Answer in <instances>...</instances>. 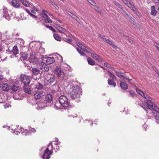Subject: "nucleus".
Returning a JSON list of instances; mask_svg holds the SVG:
<instances>
[{
  "instance_id": "1",
  "label": "nucleus",
  "mask_w": 159,
  "mask_h": 159,
  "mask_svg": "<svg viewBox=\"0 0 159 159\" xmlns=\"http://www.w3.org/2000/svg\"><path fill=\"white\" fill-rule=\"evenodd\" d=\"M80 95H82L81 91L80 88L78 86L74 87L72 91L69 93L70 97L73 99L79 98Z\"/></svg>"
},
{
  "instance_id": "2",
  "label": "nucleus",
  "mask_w": 159,
  "mask_h": 159,
  "mask_svg": "<svg viewBox=\"0 0 159 159\" xmlns=\"http://www.w3.org/2000/svg\"><path fill=\"white\" fill-rule=\"evenodd\" d=\"M141 95L146 99L144 101V102L148 105V108L150 110L154 109L156 107V106H154L153 103L152 102V98L143 92L141 94Z\"/></svg>"
},
{
  "instance_id": "3",
  "label": "nucleus",
  "mask_w": 159,
  "mask_h": 159,
  "mask_svg": "<svg viewBox=\"0 0 159 159\" xmlns=\"http://www.w3.org/2000/svg\"><path fill=\"white\" fill-rule=\"evenodd\" d=\"M59 101L61 105L64 107H67L70 104L67 97L64 95L61 96L59 98Z\"/></svg>"
},
{
  "instance_id": "4",
  "label": "nucleus",
  "mask_w": 159,
  "mask_h": 159,
  "mask_svg": "<svg viewBox=\"0 0 159 159\" xmlns=\"http://www.w3.org/2000/svg\"><path fill=\"white\" fill-rule=\"evenodd\" d=\"M41 60L43 63L47 64H52L54 62V59L53 57H42Z\"/></svg>"
},
{
  "instance_id": "5",
  "label": "nucleus",
  "mask_w": 159,
  "mask_h": 159,
  "mask_svg": "<svg viewBox=\"0 0 159 159\" xmlns=\"http://www.w3.org/2000/svg\"><path fill=\"white\" fill-rule=\"evenodd\" d=\"M157 109L158 110H159L158 108L156 107L154 108V109H152L153 110L152 113H153V116L154 117V118L155 119L156 122L157 124L159 123V112L158 110H157L156 109Z\"/></svg>"
},
{
  "instance_id": "6",
  "label": "nucleus",
  "mask_w": 159,
  "mask_h": 159,
  "mask_svg": "<svg viewBox=\"0 0 159 159\" xmlns=\"http://www.w3.org/2000/svg\"><path fill=\"white\" fill-rule=\"evenodd\" d=\"M42 11L40 14V16L43 18H44L45 19V21L46 23L48 22L49 23H51L52 22V20L50 19L48 16V15H47L45 13V11Z\"/></svg>"
},
{
  "instance_id": "7",
  "label": "nucleus",
  "mask_w": 159,
  "mask_h": 159,
  "mask_svg": "<svg viewBox=\"0 0 159 159\" xmlns=\"http://www.w3.org/2000/svg\"><path fill=\"white\" fill-rule=\"evenodd\" d=\"M52 153L51 151H50L48 148H47L44 151V153L42 156L43 159H49Z\"/></svg>"
},
{
  "instance_id": "8",
  "label": "nucleus",
  "mask_w": 159,
  "mask_h": 159,
  "mask_svg": "<svg viewBox=\"0 0 159 159\" xmlns=\"http://www.w3.org/2000/svg\"><path fill=\"white\" fill-rule=\"evenodd\" d=\"M21 80L24 84H28L30 82V80L29 77L26 75L21 76Z\"/></svg>"
},
{
  "instance_id": "9",
  "label": "nucleus",
  "mask_w": 159,
  "mask_h": 159,
  "mask_svg": "<svg viewBox=\"0 0 159 159\" xmlns=\"http://www.w3.org/2000/svg\"><path fill=\"white\" fill-rule=\"evenodd\" d=\"M53 98L52 95L47 94L45 95L44 98V102L47 103H52Z\"/></svg>"
},
{
  "instance_id": "10",
  "label": "nucleus",
  "mask_w": 159,
  "mask_h": 159,
  "mask_svg": "<svg viewBox=\"0 0 159 159\" xmlns=\"http://www.w3.org/2000/svg\"><path fill=\"white\" fill-rule=\"evenodd\" d=\"M48 65V64H47L45 63H43L41 61V63L40 67L41 70L44 71H48L49 69V68Z\"/></svg>"
},
{
  "instance_id": "11",
  "label": "nucleus",
  "mask_w": 159,
  "mask_h": 159,
  "mask_svg": "<svg viewBox=\"0 0 159 159\" xmlns=\"http://www.w3.org/2000/svg\"><path fill=\"white\" fill-rule=\"evenodd\" d=\"M3 16L7 20H10L12 14L11 11H3Z\"/></svg>"
},
{
  "instance_id": "12",
  "label": "nucleus",
  "mask_w": 159,
  "mask_h": 159,
  "mask_svg": "<svg viewBox=\"0 0 159 159\" xmlns=\"http://www.w3.org/2000/svg\"><path fill=\"white\" fill-rule=\"evenodd\" d=\"M45 95V93L43 91L37 92L34 95V98L36 99H38L41 98L42 96Z\"/></svg>"
},
{
  "instance_id": "13",
  "label": "nucleus",
  "mask_w": 159,
  "mask_h": 159,
  "mask_svg": "<svg viewBox=\"0 0 159 159\" xmlns=\"http://www.w3.org/2000/svg\"><path fill=\"white\" fill-rule=\"evenodd\" d=\"M32 75L34 76H37L40 74V70L37 68H33L31 70Z\"/></svg>"
},
{
  "instance_id": "14",
  "label": "nucleus",
  "mask_w": 159,
  "mask_h": 159,
  "mask_svg": "<svg viewBox=\"0 0 159 159\" xmlns=\"http://www.w3.org/2000/svg\"><path fill=\"white\" fill-rule=\"evenodd\" d=\"M124 73H122L120 72H118L116 71V74L119 77L122 79V80H129V79H127L125 76L124 75H122V74H124Z\"/></svg>"
},
{
  "instance_id": "15",
  "label": "nucleus",
  "mask_w": 159,
  "mask_h": 159,
  "mask_svg": "<svg viewBox=\"0 0 159 159\" xmlns=\"http://www.w3.org/2000/svg\"><path fill=\"white\" fill-rule=\"evenodd\" d=\"M1 88L2 90L7 91H8L9 89V87L7 83L3 84L1 86Z\"/></svg>"
},
{
  "instance_id": "16",
  "label": "nucleus",
  "mask_w": 159,
  "mask_h": 159,
  "mask_svg": "<svg viewBox=\"0 0 159 159\" xmlns=\"http://www.w3.org/2000/svg\"><path fill=\"white\" fill-rule=\"evenodd\" d=\"M48 76H49V79L47 80L46 79V80H47V81L48 83H49L50 84H51L52 83L54 82L55 81V78L53 75H52L50 74H48Z\"/></svg>"
},
{
  "instance_id": "17",
  "label": "nucleus",
  "mask_w": 159,
  "mask_h": 159,
  "mask_svg": "<svg viewBox=\"0 0 159 159\" xmlns=\"http://www.w3.org/2000/svg\"><path fill=\"white\" fill-rule=\"evenodd\" d=\"M18 87L19 86H18L13 85L11 86V89H10V90L11 93H13L16 92L18 90Z\"/></svg>"
},
{
  "instance_id": "18",
  "label": "nucleus",
  "mask_w": 159,
  "mask_h": 159,
  "mask_svg": "<svg viewBox=\"0 0 159 159\" xmlns=\"http://www.w3.org/2000/svg\"><path fill=\"white\" fill-rule=\"evenodd\" d=\"M13 98L15 100H20L21 99V97L20 94V92L19 91L17 92L13 95Z\"/></svg>"
},
{
  "instance_id": "19",
  "label": "nucleus",
  "mask_w": 159,
  "mask_h": 159,
  "mask_svg": "<svg viewBox=\"0 0 159 159\" xmlns=\"http://www.w3.org/2000/svg\"><path fill=\"white\" fill-rule=\"evenodd\" d=\"M24 90L25 93L29 94L31 93V90L30 86L28 85H24Z\"/></svg>"
},
{
  "instance_id": "20",
  "label": "nucleus",
  "mask_w": 159,
  "mask_h": 159,
  "mask_svg": "<svg viewBox=\"0 0 159 159\" xmlns=\"http://www.w3.org/2000/svg\"><path fill=\"white\" fill-rule=\"evenodd\" d=\"M120 85L121 88L123 89L126 90L128 89V85L125 83L124 82L120 81Z\"/></svg>"
},
{
  "instance_id": "21",
  "label": "nucleus",
  "mask_w": 159,
  "mask_h": 159,
  "mask_svg": "<svg viewBox=\"0 0 159 159\" xmlns=\"http://www.w3.org/2000/svg\"><path fill=\"white\" fill-rule=\"evenodd\" d=\"M28 60L30 63H34L35 62V58L34 56L32 54H30V56L28 58Z\"/></svg>"
},
{
  "instance_id": "22",
  "label": "nucleus",
  "mask_w": 159,
  "mask_h": 159,
  "mask_svg": "<svg viewBox=\"0 0 159 159\" xmlns=\"http://www.w3.org/2000/svg\"><path fill=\"white\" fill-rule=\"evenodd\" d=\"M76 44L80 49H82L85 52H88L87 50L85 48V47L81 43L79 42H76Z\"/></svg>"
},
{
  "instance_id": "23",
  "label": "nucleus",
  "mask_w": 159,
  "mask_h": 159,
  "mask_svg": "<svg viewBox=\"0 0 159 159\" xmlns=\"http://www.w3.org/2000/svg\"><path fill=\"white\" fill-rule=\"evenodd\" d=\"M36 90H43L44 86L42 84H40L39 83L36 84Z\"/></svg>"
},
{
  "instance_id": "24",
  "label": "nucleus",
  "mask_w": 159,
  "mask_h": 159,
  "mask_svg": "<svg viewBox=\"0 0 159 159\" xmlns=\"http://www.w3.org/2000/svg\"><path fill=\"white\" fill-rule=\"evenodd\" d=\"M11 3L12 6L14 7H20V4L19 2H17V0H13Z\"/></svg>"
},
{
  "instance_id": "25",
  "label": "nucleus",
  "mask_w": 159,
  "mask_h": 159,
  "mask_svg": "<svg viewBox=\"0 0 159 159\" xmlns=\"http://www.w3.org/2000/svg\"><path fill=\"white\" fill-rule=\"evenodd\" d=\"M12 52L15 55L19 53V50L16 46L15 45L13 47Z\"/></svg>"
},
{
  "instance_id": "26",
  "label": "nucleus",
  "mask_w": 159,
  "mask_h": 159,
  "mask_svg": "<svg viewBox=\"0 0 159 159\" xmlns=\"http://www.w3.org/2000/svg\"><path fill=\"white\" fill-rule=\"evenodd\" d=\"M56 29H57L61 33H64L66 32V30L60 26H57Z\"/></svg>"
},
{
  "instance_id": "27",
  "label": "nucleus",
  "mask_w": 159,
  "mask_h": 159,
  "mask_svg": "<svg viewBox=\"0 0 159 159\" xmlns=\"http://www.w3.org/2000/svg\"><path fill=\"white\" fill-rule=\"evenodd\" d=\"M64 73L63 71L61 70H58V72L57 74V76L60 78H63L64 76Z\"/></svg>"
},
{
  "instance_id": "28",
  "label": "nucleus",
  "mask_w": 159,
  "mask_h": 159,
  "mask_svg": "<svg viewBox=\"0 0 159 159\" xmlns=\"http://www.w3.org/2000/svg\"><path fill=\"white\" fill-rule=\"evenodd\" d=\"M108 83L109 85L112 86L114 87H115L116 85V82L110 79H109L108 80Z\"/></svg>"
},
{
  "instance_id": "29",
  "label": "nucleus",
  "mask_w": 159,
  "mask_h": 159,
  "mask_svg": "<svg viewBox=\"0 0 159 159\" xmlns=\"http://www.w3.org/2000/svg\"><path fill=\"white\" fill-rule=\"evenodd\" d=\"M28 56V55L27 52L23 53L21 54V57L24 60H27V57Z\"/></svg>"
},
{
  "instance_id": "30",
  "label": "nucleus",
  "mask_w": 159,
  "mask_h": 159,
  "mask_svg": "<svg viewBox=\"0 0 159 159\" xmlns=\"http://www.w3.org/2000/svg\"><path fill=\"white\" fill-rule=\"evenodd\" d=\"M88 63L91 65H94L95 63L94 61L90 57H89L87 59Z\"/></svg>"
},
{
  "instance_id": "31",
  "label": "nucleus",
  "mask_w": 159,
  "mask_h": 159,
  "mask_svg": "<svg viewBox=\"0 0 159 159\" xmlns=\"http://www.w3.org/2000/svg\"><path fill=\"white\" fill-rule=\"evenodd\" d=\"M20 1L26 7H29L30 4L27 1L25 0H20Z\"/></svg>"
},
{
  "instance_id": "32",
  "label": "nucleus",
  "mask_w": 159,
  "mask_h": 159,
  "mask_svg": "<svg viewBox=\"0 0 159 159\" xmlns=\"http://www.w3.org/2000/svg\"><path fill=\"white\" fill-rule=\"evenodd\" d=\"M26 12L28 14L30 15L31 16H33V17H37V16H35L34 15H33V14H35L36 12H34V11H26Z\"/></svg>"
},
{
  "instance_id": "33",
  "label": "nucleus",
  "mask_w": 159,
  "mask_h": 159,
  "mask_svg": "<svg viewBox=\"0 0 159 159\" xmlns=\"http://www.w3.org/2000/svg\"><path fill=\"white\" fill-rule=\"evenodd\" d=\"M104 41L108 44L111 45L113 47H116V46L115 45L112 44V42L111 41L108 39H105V40H104Z\"/></svg>"
},
{
  "instance_id": "34",
  "label": "nucleus",
  "mask_w": 159,
  "mask_h": 159,
  "mask_svg": "<svg viewBox=\"0 0 159 159\" xmlns=\"http://www.w3.org/2000/svg\"><path fill=\"white\" fill-rule=\"evenodd\" d=\"M36 84H31L30 86V88L31 90H33L34 89L35 91H37L36 90Z\"/></svg>"
},
{
  "instance_id": "35",
  "label": "nucleus",
  "mask_w": 159,
  "mask_h": 159,
  "mask_svg": "<svg viewBox=\"0 0 159 159\" xmlns=\"http://www.w3.org/2000/svg\"><path fill=\"white\" fill-rule=\"evenodd\" d=\"M53 36L55 39L57 40L58 41H61V37L57 34H55L53 35Z\"/></svg>"
},
{
  "instance_id": "36",
  "label": "nucleus",
  "mask_w": 159,
  "mask_h": 159,
  "mask_svg": "<svg viewBox=\"0 0 159 159\" xmlns=\"http://www.w3.org/2000/svg\"><path fill=\"white\" fill-rule=\"evenodd\" d=\"M123 14L125 16H126L127 18H129V19L131 20H132L133 19V18L131 16L128 15V13L126 12L125 11H123Z\"/></svg>"
},
{
  "instance_id": "37",
  "label": "nucleus",
  "mask_w": 159,
  "mask_h": 159,
  "mask_svg": "<svg viewBox=\"0 0 159 159\" xmlns=\"http://www.w3.org/2000/svg\"><path fill=\"white\" fill-rule=\"evenodd\" d=\"M91 56L93 58L96 60L98 59V58H100L99 56L96 54L92 53Z\"/></svg>"
},
{
  "instance_id": "38",
  "label": "nucleus",
  "mask_w": 159,
  "mask_h": 159,
  "mask_svg": "<svg viewBox=\"0 0 159 159\" xmlns=\"http://www.w3.org/2000/svg\"><path fill=\"white\" fill-rule=\"evenodd\" d=\"M39 52L42 53H44L45 52V49L42 47H40L39 50Z\"/></svg>"
},
{
  "instance_id": "39",
  "label": "nucleus",
  "mask_w": 159,
  "mask_h": 159,
  "mask_svg": "<svg viewBox=\"0 0 159 159\" xmlns=\"http://www.w3.org/2000/svg\"><path fill=\"white\" fill-rule=\"evenodd\" d=\"M68 14L70 16H71L73 18L76 20V18H77L76 16L75 15L73 14L71 12H69V13H68Z\"/></svg>"
},
{
  "instance_id": "40",
  "label": "nucleus",
  "mask_w": 159,
  "mask_h": 159,
  "mask_svg": "<svg viewBox=\"0 0 159 159\" xmlns=\"http://www.w3.org/2000/svg\"><path fill=\"white\" fill-rule=\"evenodd\" d=\"M88 1L93 6H95L96 4L94 0H88Z\"/></svg>"
},
{
  "instance_id": "41",
  "label": "nucleus",
  "mask_w": 159,
  "mask_h": 159,
  "mask_svg": "<svg viewBox=\"0 0 159 159\" xmlns=\"http://www.w3.org/2000/svg\"><path fill=\"white\" fill-rule=\"evenodd\" d=\"M43 106H42L40 103L38 105V107H37V109L39 110L43 108L45 106V105H44V103H43Z\"/></svg>"
},
{
  "instance_id": "42",
  "label": "nucleus",
  "mask_w": 159,
  "mask_h": 159,
  "mask_svg": "<svg viewBox=\"0 0 159 159\" xmlns=\"http://www.w3.org/2000/svg\"><path fill=\"white\" fill-rule=\"evenodd\" d=\"M129 95L131 97H134L135 94V92L132 90L129 91Z\"/></svg>"
},
{
  "instance_id": "43",
  "label": "nucleus",
  "mask_w": 159,
  "mask_h": 159,
  "mask_svg": "<svg viewBox=\"0 0 159 159\" xmlns=\"http://www.w3.org/2000/svg\"><path fill=\"white\" fill-rule=\"evenodd\" d=\"M126 39H127L131 43H133L134 41L128 36L126 37Z\"/></svg>"
},
{
  "instance_id": "44",
  "label": "nucleus",
  "mask_w": 159,
  "mask_h": 159,
  "mask_svg": "<svg viewBox=\"0 0 159 159\" xmlns=\"http://www.w3.org/2000/svg\"><path fill=\"white\" fill-rule=\"evenodd\" d=\"M127 6L130 8L131 9V10H134L133 8L134 6L132 5V4L130 3H129L128 5H127Z\"/></svg>"
},
{
  "instance_id": "45",
  "label": "nucleus",
  "mask_w": 159,
  "mask_h": 159,
  "mask_svg": "<svg viewBox=\"0 0 159 159\" xmlns=\"http://www.w3.org/2000/svg\"><path fill=\"white\" fill-rule=\"evenodd\" d=\"M110 77L113 80H116V78L115 76L113 75L112 74H110L109 75Z\"/></svg>"
},
{
  "instance_id": "46",
  "label": "nucleus",
  "mask_w": 159,
  "mask_h": 159,
  "mask_svg": "<svg viewBox=\"0 0 159 159\" xmlns=\"http://www.w3.org/2000/svg\"><path fill=\"white\" fill-rule=\"evenodd\" d=\"M127 5L130 2V0H122Z\"/></svg>"
},
{
  "instance_id": "47",
  "label": "nucleus",
  "mask_w": 159,
  "mask_h": 159,
  "mask_svg": "<svg viewBox=\"0 0 159 159\" xmlns=\"http://www.w3.org/2000/svg\"><path fill=\"white\" fill-rule=\"evenodd\" d=\"M136 90L137 92L141 95V94L143 93V92L141 90L139 89H136Z\"/></svg>"
},
{
  "instance_id": "48",
  "label": "nucleus",
  "mask_w": 159,
  "mask_h": 159,
  "mask_svg": "<svg viewBox=\"0 0 159 159\" xmlns=\"http://www.w3.org/2000/svg\"><path fill=\"white\" fill-rule=\"evenodd\" d=\"M157 13V11H151V14L153 16H155Z\"/></svg>"
},
{
  "instance_id": "49",
  "label": "nucleus",
  "mask_w": 159,
  "mask_h": 159,
  "mask_svg": "<svg viewBox=\"0 0 159 159\" xmlns=\"http://www.w3.org/2000/svg\"><path fill=\"white\" fill-rule=\"evenodd\" d=\"M27 130H25L24 132H23V135L25 134V135H29V134H30V133L29 132H27Z\"/></svg>"
},
{
  "instance_id": "50",
  "label": "nucleus",
  "mask_w": 159,
  "mask_h": 159,
  "mask_svg": "<svg viewBox=\"0 0 159 159\" xmlns=\"http://www.w3.org/2000/svg\"><path fill=\"white\" fill-rule=\"evenodd\" d=\"M148 107H145V106L144 105V106L143 107H142L145 111H147L149 109H150L148 106V105H147Z\"/></svg>"
},
{
  "instance_id": "51",
  "label": "nucleus",
  "mask_w": 159,
  "mask_h": 159,
  "mask_svg": "<svg viewBox=\"0 0 159 159\" xmlns=\"http://www.w3.org/2000/svg\"><path fill=\"white\" fill-rule=\"evenodd\" d=\"M154 45L156 47L157 49L159 51V44H158L157 43H154Z\"/></svg>"
},
{
  "instance_id": "52",
  "label": "nucleus",
  "mask_w": 159,
  "mask_h": 159,
  "mask_svg": "<svg viewBox=\"0 0 159 159\" xmlns=\"http://www.w3.org/2000/svg\"><path fill=\"white\" fill-rule=\"evenodd\" d=\"M116 5L117 6V7H119L120 9H122V6L120 4H119V3H117Z\"/></svg>"
},
{
  "instance_id": "53",
  "label": "nucleus",
  "mask_w": 159,
  "mask_h": 159,
  "mask_svg": "<svg viewBox=\"0 0 159 159\" xmlns=\"http://www.w3.org/2000/svg\"><path fill=\"white\" fill-rule=\"evenodd\" d=\"M104 65L108 68H110V65L107 63H104Z\"/></svg>"
},
{
  "instance_id": "54",
  "label": "nucleus",
  "mask_w": 159,
  "mask_h": 159,
  "mask_svg": "<svg viewBox=\"0 0 159 159\" xmlns=\"http://www.w3.org/2000/svg\"><path fill=\"white\" fill-rule=\"evenodd\" d=\"M157 6H156V7L154 6H152L151 7V10H154L155 9H157Z\"/></svg>"
},
{
  "instance_id": "55",
  "label": "nucleus",
  "mask_w": 159,
  "mask_h": 159,
  "mask_svg": "<svg viewBox=\"0 0 159 159\" xmlns=\"http://www.w3.org/2000/svg\"><path fill=\"white\" fill-rule=\"evenodd\" d=\"M79 53L82 56H84L85 55L84 53L81 51H80V52H79Z\"/></svg>"
},
{
  "instance_id": "56",
  "label": "nucleus",
  "mask_w": 159,
  "mask_h": 159,
  "mask_svg": "<svg viewBox=\"0 0 159 159\" xmlns=\"http://www.w3.org/2000/svg\"><path fill=\"white\" fill-rule=\"evenodd\" d=\"M66 41L70 43V42H72V40L70 39H66Z\"/></svg>"
},
{
  "instance_id": "57",
  "label": "nucleus",
  "mask_w": 159,
  "mask_h": 159,
  "mask_svg": "<svg viewBox=\"0 0 159 159\" xmlns=\"http://www.w3.org/2000/svg\"><path fill=\"white\" fill-rule=\"evenodd\" d=\"M46 27H47V28H49L50 30H51V29H52V26H48V25H46Z\"/></svg>"
},
{
  "instance_id": "58",
  "label": "nucleus",
  "mask_w": 159,
  "mask_h": 159,
  "mask_svg": "<svg viewBox=\"0 0 159 159\" xmlns=\"http://www.w3.org/2000/svg\"><path fill=\"white\" fill-rule=\"evenodd\" d=\"M139 104L141 107H143L144 106V104L143 103H139Z\"/></svg>"
},
{
  "instance_id": "59",
  "label": "nucleus",
  "mask_w": 159,
  "mask_h": 159,
  "mask_svg": "<svg viewBox=\"0 0 159 159\" xmlns=\"http://www.w3.org/2000/svg\"><path fill=\"white\" fill-rule=\"evenodd\" d=\"M97 60L98 62H102V59L99 58H98V59Z\"/></svg>"
},
{
  "instance_id": "60",
  "label": "nucleus",
  "mask_w": 159,
  "mask_h": 159,
  "mask_svg": "<svg viewBox=\"0 0 159 159\" xmlns=\"http://www.w3.org/2000/svg\"><path fill=\"white\" fill-rule=\"evenodd\" d=\"M31 131L33 132H35L36 131V130L34 128H32L31 129Z\"/></svg>"
},
{
  "instance_id": "61",
  "label": "nucleus",
  "mask_w": 159,
  "mask_h": 159,
  "mask_svg": "<svg viewBox=\"0 0 159 159\" xmlns=\"http://www.w3.org/2000/svg\"><path fill=\"white\" fill-rule=\"evenodd\" d=\"M153 1L156 3H158L159 2V0H153Z\"/></svg>"
},
{
  "instance_id": "62",
  "label": "nucleus",
  "mask_w": 159,
  "mask_h": 159,
  "mask_svg": "<svg viewBox=\"0 0 159 159\" xmlns=\"http://www.w3.org/2000/svg\"><path fill=\"white\" fill-rule=\"evenodd\" d=\"M51 30L52 31H53V32H56V30H55L53 29V28H52V29H51Z\"/></svg>"
},
{
  "instance_id": "63",
  "label": "nucleus",
  "mask_w": 159,
  "mask_h": 159,
  "mask_svg": "<svg viewBox=\"0 0 159 159\" xmlns=\"http://www.w3.org/2000/svg\"><path fill=\"white\" fill-rule=\"evenodd\" d=\"M76 49L77 50V51H78V52H80V51H81V50L80 49H79L78 48H76Z\"/></svg>"
},
{
  "instance_id": "64",
  "label": "nucleus",
  "mask_w": 159,
  "mask_h": 159,
  "mask_svg": "<svg viewBox=\"0 0 159 159\" xmlns=\"http://www.w3.org/2000/svg\"><path fill=\"white\" fill-rule=\"evenodd\" d=\"M3 78V77L0 75V80H1Z\"/></svg>"
}]
</instances>
